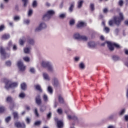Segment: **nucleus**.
<instances>
[{
  "mask_svg": "<svg viewBox=\"0 0 128 128\" xmlns=\"http://www.w3.org/2000/svg\"><path fill=\"white\" fill-rule=\"evenodd\" d=\"M112 60H120V56H112Z\"/></svg>",
  "mask_w": 128,
  "mask_h": 128,
  "instance_id": "35",
  "label": "nucleus"
},
{
  "mask_svg": "<svg viewBox=\"0 0 128 128\" xmlns=\"http://www.w3.org/2000/svg\"><path fill=\"white\" fill-rule=\"evenodd\" d=\"M74 38V40H84L86 42L88 40V37L84 36H80L78 33H75L73 36Z\"/></svg>",
  "mask_w": 128,
  "mask_h": 128,
  "instance_id": "5",
  "label": "nucleus"
},
{
  "mask_svg": "<svg viewBox=\"0 0 128 128\" xmlns=\"http://www.w3.org/2000/svg\"><path fill=\"white\" fill-rule=\"evenodd\" d=\"M26 122H27V124H30V120L29 118H26Z\"/></svg>",
  "mask_w": 128,
  "mask_h": 128,
  "instance_id": "63",
  "label": "nucleus"
},
{
  "mask_svg": "<svg viewBox=\"0 0 128 128\" xmlns=\"http://www.w3.org/2000/svg\"><path fill=\"white\" fill-rule=\"evenodd\" d=\"M15 126L16 128H26V124L24 123L20 124V122H16L15 123Z\"/></svg>",
  "mask_w": 128,
  "mask_h": 128,
  "instance_id": "13",
  "label": "nucleus"
},
{
  "mask_svg": "<svg viewBox=\"0 0 128 128\" xmlns=\"http://www.w3.org/2000/svg\"><path fill=\"white\" fill-rule=\"evenodd\" d=\"M40 121H37L34 122V126H40Z\"/></svg>",
  "mask_w": 128,
  "mask_h": 128,
  "instance_id": "56",
  "label": "nucleus"
},
{
  "mask_svg": "<svg viewBox=\"0 0 128 128\" xmlns=\"http://www.w3.org/2000/svg\"><path fill=\"white\" fill-rule=\"evenodd\" d=\"M30 22V20L28 19H25L24 20V24H29Z\"/></svg>",
  "mask_w": 128,
  "mask_h": 128,
  "instance_id": "36",
  "label": "nucleus"
},
{
  "mask_svg": "<svg viewBox=\"0 0 128 128\" xmlns=\"http://www.w3.org/2000/svg\"><path fill=\"white\" fill-rule=\"evenodd\" d=\"M24 52L25 54H30V48H24Z\"/></svg>",
  "mask_w": 128,
  "mask_h": 128,
  "instance_id": "22",
  "label": "nucleus"
},
{
  "mask_svg": "<svg viewBox=\"0 0 128 128\" xmlns=\"http://www.w3.org/2000/svg\"><path fill=\"white\" fill-rule=\"evenodd\" d=\"M27 42L29 44H34V40L32 38H28Z\"/></svg>",
  "mask_w": 128,
  "mask_h": 128,
  "instance_id": "19",
  "label": "nucleus"
},
{
  "mask_svg": "<svg viewBox=\"0 0 128 128\" xmlns=\"http://www.w3.org/2000/svg\"><path fill=\"white\" fill-rule=\"evenodd\" d=\"M47 90L48 92H49V94H52L53 92L52 87V86H48V87Z\"/></svg>",
  "mask_w": 128,
  "mask_h": 128,
  "instance_id": "24",
  "label": "nucleus"
},
{
  "mask_svg": "<svg viewBox=\"0 0 128 128\" xmlns=\"http://www.w3.org/2000/svg\"><path fill=\"white\" fill-rule=\"evenodd\" d=\"M79 68L80 70H84L86 66L84 63L81 62L79 64Z\"/></svg>",
  "mask_w": 128,
  "mask_h": 128,
  "instance_id": "26",
  "label": "nucleus"
},
{
  "mask_svg": "<svg viewBox=\"0 0 128 128\" xmlns=\"http://www.w3.org/2000/svg\"><path fill=\"white\" fill-rule=\"evenodd\" d=\"M68 120H78V118H76V116H71L70 115L68 116Z\"/></svg>",
  "mask_w": 128,
  "mask_h": 128,
  "instance_id": "25",
  "label": "nucleus"
},
{
  "mask_svg": "<svg viewBox=\"0 0 128 128\" xmlns=\"http://www.w3.org/2000/svg\"><path fill=\"white\" fill-rule=\"evenodd\" d=\"M22 2L24 3V6H26L28 4V0H22Z\"/></svg>",
  "mask_w": 128,
  "mask_h": 128,
  "instance_id": "40",
  "label": "nucleus"
},
{
  "mask_svg": "<svg viewBox=\"0 0 128 128\" xmlns=\"http://www.w3.org/2000/svg\"><path fill=\"white\" fill-rule=\"evenodd\" d=\"M118 6H124V0H119L118 2Z\"/></svg>",
  "mask_w": 128,
  "mask_h": 128,
  "instance_id": "34",
  "label": "nucleus"
},
{
  "mask_svg": "<svg viewBox=\"0 0 128 128\" xmlns=\"http://www.w3.org/2000/svg\"><path fill=\"white\" fill-rule=\"evenodd\" d=\"M74 22H75L74 20L72 19V20H70V26H74Z\"/></svg>",
  "mask_w": 128,
  "mask_h": 128,
  "instance_id": "49",
  "label": "nucleus"
},
{
  "mask_svg": "<svg viewBox=\"0 0 128 128\" xmlns=\"http://www.w3.org/2000/svg\"><path fill=\"white\" fill-rule=\"evenodd\" d=\"M66 14H60L59 17L60 18H66Z\"/></svg>",
  "mask_w": 128,
  "mask_h": 128,
  "instance_id": "47",
  "label": "nucleus"
},
{
  "mask_svg": "<svg viewBox=\"0 0 128 128\" xmlns=\"http://www.w3.org/2000/svg\"><path fill=\"white\" fill-rule=\"evenodd\" d=\"M57 112L58 114H62V109L61 108H59L57 110Z\"/></svg>",
  "mask_w": 128,
  "mask_h": 128,
  "instance_id": "41",
  "label": "nucleus"
},
{
  "mask_svg": "<svg viewBox=\"0 0 128 128\" xmlns=\"http://www.w3.org/2000/svg\"><path fill=\"white\" fill-rule=\"evenodd\" d=\"M20 20V16H16L14 17V22H18Z\"/></svg>",
  "mask_w": 128,
  "mask_h": 128,
  "instance_id": "30",
  "label": "nucleus"
},
{
  "mask_svg": "<svg viewBox=\"0 0 128 128\" xmlns=\"http://www.w3.org/2000/svg\"><path fill=\"white\" fill-rule=\"evenodd\" d=\"M4 26L2 25L0 26V32H2L4 30Z\"/></svg>",
  "mask_w": 128,
  "mask_h": 128,
  "instance_id": "55",
  "label": "nucleus"
},
{
  "mask_svg": "<svg viewBox=\"0 0 128 128\" xmlns=\"http://www.w3.org/2000/svg\"><path fill=\"white\" fill-rule=\"evenodd\" d=\"M24 42H26L24 38L20 39V46H22V44H24Z\"/></svg>",
  "mask_w": 128,
  "mask_h": 128,
  "instance_id": "45",
  "label": "nucleus"
},
{
  "mask_svg": "<svg viewBox=\"0 0 128 128\" xmlns=\"http://www.w3.org/2000/svg\"><path fill=\"white\" fill-rule=\"evenodd\" d=\"M4 112V107L1 106L0 107V114Z\"/></svg>",
  "mask_w": 128,
  "mask_h": 128,
  "instance_id": "51",
  "label": "nucleus"
},
{
  "mask_svg": "<svg viewBox=\"0 0 128 128\" xmlns=\"http://www.w3.org/2000/svg\"><path fill=\"white\" fill-rule=\"evenodd\" d=\"M51 64L52 62L49 61L43 60L42 62V66L43 68H48Z\"/></svg>",
  "mask_w": 128,
  "mask_h": 128,
  "instance_id": "11",
  "label": "nucleus"
},
{
  "mask_svg": "<svg viewBox=\"0 0 128 128\" xmlns=\"http://www.w3.org/2000/svg\"><path fill=\"white\" fill-rule=\"evenodd\" d=\"M17 66L20 70V72H24L26 66L24 64V63L22 61H18L17 63Z\"/></svg>",
  "mask_w": 128,
  "mask_h": 128,
  "instance_id": "7",
  "label": "nucleus"
},
{
  "mask_svg": "<svg viewBox=\"0 0 128 128\" xmlns=\"http://www.w3.org/2000/svg\"><path fill=\"white\" fill-rule=\"evenodd\" d=\"M12 97L8 96L6 98V101L8 102H12Z\"/></svg>",
  "mask_w": 128,
  "mask_h": 128,
  "instance_id": "54",
  "label": "nucleus"
},
{
  "mask_svg": "<svg viewBox=\"0 0 128 128\" xmlns=\"http://www.w3.org/2000/svg\"><path fill=\"white\" fill-rule=\"evenodd\" d=\"M124 112H126V109H124V108L122 109V110L119 112V115H120V116H124Z\"/></svg>",
  "mask_w": 128,
  "mask_h": 128,
  "instance_id": "33",
  "label": "nucleus"
},
{
  "mask_svg": "<svg viewBox=\"0 0 128 128\" xmlns=\"http://www.w3.org/2000/svg\"><path fill=\"white\" fill-rule=\"evenodd\" d=\"M104 30L106 32V34H108L110 32V28L104 26Z\"/></svg>",
  "mask_w": 128,
  "mask_h": 128,
  "instance_id": "38",
  "label": "nucleus"
},
{
  "mask_svg": "<svg viewBox=\"0 0 128 128\" xmlns=\"http://www.w3.org/2000/svg\"><path fill=\"white\" fill-rule=\"evenodd\" d=\"M32 14V9H30L28 12V16H31Z\"/></svg>",
  "mask_w": 128,
  "mask_h": 128,
  "instance_id": "48",
  "label": "nucleus"
},
{
  "mask_svg": "<svg viewBox=\"0 0 128 128\" xmlns=\"http://www.w3.org/2000/svg\"><path fill=\"white\" fill-rule=\"evenodd\" d=\"M84 4V0H80L78 2V8H80L82 6V4Z\"/></svg>",
  "mask_w": 128,
  "mask_h": 128,
  "instance_id": "17",
  "label": "nucleus"
},
{
  "mask_svg": "<svg viewBox=\"0 0 128 128\" xmlns=\"http://www.w3.org/2000/svg\"><path fill=\"white\" fill-rule=\"evenodd\" d=\"M36 104H37L38 106H40V104H42V100H40V95H38L36 97Z\"/></svg>",
  "mask_w": 128,
  "mask_h": 128,
  "instance_id": "14",
  "label": "nucleus"
},
{
  "mask_svg": "<svg viewBox=\"0 0 128 128\" xmlns=\"http://www.w3.org/2000/svg\"><path fill=\"white\" fill-rule=\"evenodd\" d=\"M42 76L44 80H47L48 82H50V75H48V74L46 72H43Z\"/></svg>",
  "mask_w": 128,
  "mask_h": 128,
  "instance_id": "8",
  "label": "nucleus"
},
{
  "mask_svg": "<svg viewBox=\"0 0 128 128\" xmlns=\"http://www.w3.org/2000/svg\"><path fill=\"white\" fill-rule=\"evenodd\" d=\"M45 110L46 106H42L40 108V112H44Z\"/></svg>",
  "mask_w": 128,
  "mask_h": 128,
  "instance_id": "52",
  "label": "nucleus"
},
{
  "mask_svg": "<svg viewBox=\"0 0 128 128\" xmlns=\"http://www.w3.org/2000/svg\"><path fill=\"white\" fill-rule=\"evenodd\" d=\"M10 38V36L8 34H4L2 36V40H8Z\"/></svg>",
  "mask_w": 128,
  "mask_h": 128,
  "instance_id": "20",
  "label": "nucleus"
},
{
  "mask_svg": "<svg viewBox=\"0 0 128 128\" xmlns=\"http://www.w3.org/2000/svg\"><path fill=\"white\" fill-rule=\"evenodd\" d=\"M41 30H42V28H40V25L38 26L37 27H36L34 30V32H40Z\"/></svg>",
  "mask_w": 128,
  "mask_h": 128,
  "instance_id": "23",
  "label": "nucleus"
},
{
  "mask_svg": "<svg viewBox=\"0 0 128 128\" xmlns=\"http://www.w3.org/2000/svg\"><path fill=\"white\" fill-rule=\"evenodd\" d=\"M26 96V94L24 92H22L19 94V97L20 98H24Z\"/></svg>",
  "mask_w": 128,
  "mask_h": 128,
  "instance_id": "44",
  "label": "nucleus"
},
{
  "mask_svg": "<svg viewBox=\"0 0 128 128\" xmlns=\"http://www.w3.org/2000/svg\"><path fill=\"white\" fill-rule=\"evenodd\" d=\"M33 8H36L38 6V2L36 0H34L32 4Z\"/></svg>",
  "mask_w": 128,
  "mask_h": 128,
  "instance_id": "32",
  "label": "nucleus"
},
{
  "mask_svg": "<svg viewBox=\"0 0 128 128\" xmlns=\"http://www.w3.org/2000/svg\"><path fill=\"white\" fill-rule=\"evenodd\" d=\"M108 12V8H104L103 10V12H104V14H106V12Z\"/></svg>",
  "mask_w": 128,
  "mask_h": 128,
  "instance_id": "58",
  "label": "nucleus"
},
{
  "mask_svg": "<svg viewBox=\"0 0 128 128\" xmlns=\"http://www.w3.org/2000/svg\"><path fill=\"white\" fill-rule=\"evenodd\" d=\"M18 83L17 82H12L10 80H8L5 82V88L6 90H8L9 88H15L18 87Z\"/></svg>",
  "mask_w": 128,
  "mask_h": 128,
  "instance_id": "2",
  "label": "nucleus"
},
{
  "mask_svg": "<svg viewBox=\"0 0 128 128\" xmlns=\"http://www.w3.org/2000/svg\"><path fill=\"white\" fill-rule=\"evenodd\" d=\"M54 120L57 122V126L59 128H62L64 126V122L62 120H58V118H55Z\"/></svg>",
  "mask_w": 128,
  "mask_h": 128,
  "instance_id": "10",
  "label": "nucleus"
},
{
  "mask_svg": "<svg viewBox=\"0 0 128 128\" xmlns=\"http://www.w3.org/2000/svg\"><path fill=\"white\" fill-rule=\"evenodd\" d=\"M90 8L91 10H94V4L91 3L90 4Z\"/></svg>",
  "mask_w": 128,
  "mask_h": 128,
  "instance_id": "42",
  "label": "nucleus"
},
{
  "mask_svg": "<svg viewBox=\"0 0 128 128\" xmlns=\"http://www.w3.org/2000/svg\"><path fill=\"white\" fill-rule=\"evenodd\" d=\"M30 72L34 74V72H36V70H34V68L32 67L30 68Z\"/></svg>",
  "mask_w": 128,
  "mask_h": 128,
  "instance_id": "50",
  "label": "nucleus"
},
{
  "mask_svg": "<svg viewBox=\"0 0 128 128\" xmlns=\"http://www.w3.org/2000/svg\"><path fill=\"white\" fill-rule=\"evenodd\" d=\"M75 62H78L80 60V57H76L74 58Z\"/></svg>",
  "mask_w": 128,
  "mask_h": 128,
  "instance_id": "61",
  "label": "nucleus"
},
{
  "mask_svg": "<svg viewBox=\"0 0 128 128\" xmlns=\"http://www.w3.org/2000/svg\"><path fill=\"white\" fill-rule=\"evenodd\" d=\"M34 112L36 116H38V117L40 116V114H38V109L36 108H35Z\"/></svg>",
  "mask_w": 128,
  "mask_h": 128,
  "instance_id": "46",
  "label": "nucleus"
},
{
  "mask_svg": "<svg viewBox=\"0 0 128 128\" xmlns=\"http://www.w3.org/2000/svg\"><path fill=\"white\" fill-rule=\"evenodd\" d=\"M124 120H126V122L128 121V115H126L124 116Z\"/></svg>",
  "mask_w": 128,
  "mask_h": 128,
  "instance_id": "64",
  "label": "nucleus"
},
{
  "mask_svg": "<svg viewBox=\"0 0 128 128\" xmlns=\"http://www.w3.org/2000/svg\"><path fill=\"white\" fill-rule=\"evenodd\" d=\"M23 60H24L25 62H28L30 60V58L28 56L23 58Z\"/></svg>",
  "mask_w": 128,
  "mask_h": 128,
  "instance_id": "43",
  "label": "nucleus"
},
{
  "mask_svg": "<svg viewBox=\"0 0 128 128\" xmlns=\"http://www.w3.org/2000/svg\"><path fill=\"white\" fill-rule=\"evenodd\" d=\"M88 46L89 48H94L96 46V43L94 42H88Z\"/></svg>",
  "mask_w": 128,
  "mask_h": 128,
  "instance_id": "18",
  "label": "nucleus"
},
{
  "mask_svg": "<svg viewBox=\"0 0 128 128\" xmlns=\"http://www.w3.org/2000/svg\"><path fill=\"white\" fill-rule=\"evenodd\" d=\"M74 3H72L70 4V6L69 8V12H72V10L74 8Z\"/></svg>",
  "mask_w": 128,
  "mask_h": 128,
  "instance_id": "37",
  "label": "nucleus"
},
{
  "mask_svg": "<svg viewBox=\"0 0 128 128\" xmlns=\"http://www.w3.org/2000/svg\"><path fill=\"white\" fill-rule=\"evenodd\" d=\"M13 116L15 120H18V112H14Z\"/></svg>",
  "mask_w": 128,
  "mask_h": 128,
  "instance_id": "27",
  "label": "nucleus"
},
{
  "mask_svg": "<svg viewBox=\"0 0 128 128\" xmlns=\"http://www.w3.org/2000/svg\"><path fill=\"white\" fill-rule=\"evenodd\" d=\"M5 64L6 66H12V62L8 60L6 62Z\"/></svg>",
  "mask_w": 128,
  "mask_h": 128,
  "instance_id": "39",
  "label": "nucleus"
},
{
  "mask_svg": "<svg viewBox=\"0 0 128 128\" xmlns=\"http://www.w3.org/2000/svg\"><path fill=\"white\" fill-rule=\"evenodd\" d=\"M53 82L52 83V86H60V82H58V78L54 77L52 78Z\"/></svg>",
  "mask_w": 128,
  "mask_h": 128,
  "instance_id": "9",
  "label": "nucleus"
},
{
  "mask_svg": "<svg viewBox=\"0 0 128 128\" xmlns=\"http://www.w3.org/2000/svg\"><path fill=\"white\" fill-rule=\"evenodd\" d=\"M39 26H40L42 30H44V28H46V24L44 22H42L40 24Z\"/></svg>",
  "mask_w": 128,
  "mask_h": 128,
  "instance_id": "16",
  "label": "nucleus"
},
{
  "mask_svg": "<svg viewBox=\"0 0 128 128\" xmlns=\"http://www.w3.org/2000/svg\"><path fill=\"white\" fill-rule=\"evenodd\" d=\"M48 70L50 72H54V66H52V64H50L47 67Z\"/></svg>",
  "mask_w": 128,
  "mask_h": 128,
  "instance_id": "15",
  "label": "nucleus"
},
{
  "mask_svg": "<svg viewBox=\"0 0 128 128\" xmlns=\"http://www.w3.org/2000/svg\"><path fill=\"white\" fill-rule=\"evenodd\" d=\"M56 14L54 10H48L46 14L43 16L44 20H50V18Z\"/></svg>",
  "mask_w": 128,
  "mask_h": 128,
  "instance_id": "3",
  "label": "nucleus"
},
{
  "mask_svg": "<svg viewBox=\"0 0 128 128\" xmlns=\"http://www.w3.org/2000/svg\"><path fill=\"white\" fill-rule=\"evenodd\" d=\"M35 88L37 90H38L39 92H42V88L40 87V85L37 84L35 86Z\"/></svg>",
  "mask_w": 128,
  "mask_h": 128,
  "instance_id": "31",
  "label": "nucleus"
},
{
  "mask_svg": "<svg viewBox=\"0 0 128 128\" xmlns=\"http://www.w3.org/2000/svg\"><path fill=\"white\" fill-rule=\"evenodd\" d=\"M12 44V42H9L8 43V48H7V50H10V46Z\"/></svg>",
  "mask_w": 128,
  "mask_h": 128,
  "instance_id": "59",
  "label": "nucleus"
},
{
  "mask_svg": "<svg viewBox=\"0 0 128 128\" xmlns=\"http://www.w3.org/2000/svg\"><path fill=\"white\" fill-rule=\"evenodd\" d=\"M43 100L45 102H48V95L44 94L43 95Z\"/></svg>",
  "mask_w": 128,
  "mask_h": 128,
  "instance_id": "21",
  "label": "nucleus"
},
{
  "mask_svg": "<svg viewBox=\"0 0 128 128\" xmlns=\"http://www.w3.org/2000/svg\"><path fill=\"white\" fill-rule=\"evenodd\" d=\"M119 17L115 16L114 17V20H110L108 22V24L110 26H114V24H116V26H119L120 24V22H122V20H124V14L120 12L119 14Z\"/></svg>",
  "mask_w": 128,
  "mask_h": 128,
  "instance_id": "1",
  "label": "nucleus"
},
{
  "mask_svg": "<svg viewBox=\"0 0 128 128\" xmlns=\"http://www.w3.org/2000/svg\"><path fill=\"white\" fill-rule=\"evenodd\" d=\"M51 116H52V113L50 112L47 115L48 118H50Z\"/></svg>",
  "mask_w": 128,
  "mask_h": 128,
  "instance_id": "62",
  "label": "nucleus"
},
{
  "mask_svg": "<svg viewBox=\"0 0 128 128\" xmlns=\"http://www.w3.org/2000/svg\"><path fill=\"white\" fill-rule=\"evenodd\" d=\"M12 50H18V47L16 46V45L13 46Z\"/></svg>",
  "mask_w": 128,
  "mask_h": 128,
  "instance_id": "57",
  "label": "nucleus"
},
{
  "mask_svg": "<svg viewBox=\"0 0 128 128\" xmlns=\"http://www.w3.org/2000/svg\"><path fill=\"white\" fill-rule=\"evenodd\" d=\"M106 42L108 44V46L111 52H112V50H114V46H116V48H120V46L116 43L112 42Z\"/></svg>",
  "mask_w": 128,
  "mask_h": 128,
  "instance_id": "4",
  "label": "nucleus"
},
{
  "mask_svg": "<svg viewBox=\"0 0 128 128\" xmlns=\"http://www.w3.org/2000/svg\"><path fill=\"white\" fill-rule=\"evenodd\" d=\"M58 100L59 101V102H60V104H64V98H62V96H59L58 98Z\"/></svg>",
  "mask_w": 128,
  "mask_h": 128,
  "instance_id": "28",
  "label": "nucleus"
},
{
  "mask_svg": "<svg viewBox=\"0 0 128 128\" xmlns=\"http://www.w3.org/2000/svg\"><path fill=\"white\" fill-rule=\"evenodd\" d=\"M4 8V5L3 4H1L0 5V8L2 10Z\"/></svg>",
  "mask_w": 128,
  "mask_h": 128,
  "instance_id": "60",
  "label": "nucleus"
},
{
  "mask_svg": "<svg viewBox=\"0 0 128 128\" xmlns=\"http://www.w3.org/2000/svg\"><path fill=\"white\" fill-rule=\"evenodd\" d=\"M86 22L82 21H80L78 22L77 24V28H84V26H86Z\"/></svg>",
  "mask_w": 128,
  "mask_h": 128,
  "instance_id": "12",
  "label": "nucleus"
},
{
  "mask_svg": "<svg viewBox=\"0 0 128 128\" xmlns=\"http://www.w3.org/2000/svg\"><path fill=\"white\" fill-rule=\"evenodd\" d=\"M10 116H8L7 117L6 119L5 120L6 122H10Z\"/></svg>",
  "mask_w": 128,
  "mask_h": 128,
  "instance_id": "53",
  "label": "nucleus"
},
{
  "mask_svg": "<svg viewBox=\"0 0 128 128\" xmlns=\"http://www.w3.org/2000/svg\"><path fill=\"white\" fill-rule=\"evenodd\" d=\"M0 52L2 56V58L3 60L10 58V54H8L6 53V51L4 50V48L0 47Z\"/></svg>",
  "mask_w": 128,
  "mask_h": 128,
  "instance_id": "6",
  "label": "nucleus"
},
{
  "mask_svg": "<svg viewBox=\"0 0 128 128\" xmlns=\"http://www.w3.org/2000/svg\"><path fill=\"white\" fill-rule=\"evenodd\" d=\"M21 88L23 90H24L26 88V83H22L21 84Z\"/></svg>",
  "mask_w": 128,
  "mask_h": 128,
  "instance_id": "29",
  "label": "nucleus"
}]
</instances>
